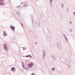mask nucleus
Returning a JSON list of instances; mask_svg holds the SVG:
<instances>
[{"label":"nucleus","mask_w":75,"mask_h":75,"mask_svg":"<svg viewBox=\"0 0 75 75\" xmlns=\"http://www.w3.org/2000/svg\"><path fill=\"white\" fill-rule=\"evenodd\" d=\"M65 62L68 67L69 68V67H70V62L69 60L67 59H66L65 60Z\"/></svg>","instance_id":"f257e3e1"},{"label":"nucleus","mask_w":75,"mask_h":75,"mask_svg":"<svg viewBox=\"0 0 75 75\" xmlns=\"http://www.w3.org/2000/svg\"><path fill=\"white\" fill-rule=\"evenodd\" d=\"M3 46L4 50H5V51H7L8 50V47H7V44H6V43H5L3 44Z\"/></svg>","instance_id":"f03ea898"},{"label":"nucleus","mask_w":75,"mask_h":75,"mask_svg":"<svg viewBox=\"0 0 75 75\" xmlns=\"http://www.w3.org/2000/svg\"><path fill=\"white\" fill-rule=\"evenodd\" d=\"M37 26L38 27H40V21L38 19H36V20L35 22Z\"/></svg>","instance_id":"7ed1b4c3"},{"label":"nucleus","mask_w":75,"mask_h":75,"mask_svg":"<svg viewBox=\"0 0 75 75\" xmlns=\"http://www.w3.org/2000/svg\"><path fill=\"white\" fill-rule=\"evenodd\" d=\"M0 5L1 6H4L6 4L5 2H3L4 1V0H0Z\"/></svg>","instance_id":"20e7f679"},{"label":"nucleus","mask_w":75,"mask_h":75,"mask_svg":"<svg viewBox=\"0 0 75 75\" xmlns=\"http://www.w3.org/2000/svg\"><path fill=\"white\" fill-rule=\"evenodd\" d=\"M33 63H31L28 64V68H31V67H33Z\"/></svg>","instance_id":"39448f33"},{"label":"nucleus","mask_w":75,"mask_h":75,"mask_svg":"<svg viewBox=\"0 0 75 75\" xmlns=\"http://www.w3.org/2000/svg\"><path fill=\"white\" fill-rule=\"evenodd\" d=\"M11 70L12 71H13V72L14 73L16 72V69L14 67H12L11 68Z\"/></svg>","instance_id":"423d86ee"},{"label":"nucleus","mask_w":75,"mask_h":75,"mask_svg":"<svg viewBox=\"0 0 75 75\" xmlns=\"http://www.w3.org/2000/svg\"><path fill=\"white\" fill-rule=\"evenodd\" d=\"M57 45L59 49H61V44H59V42L57 43Z\"/></svg>","instance_id":"0eeeda50"},{"label":"nucleus","mask_w":75,"mask_h":75,"mask_svg":"<svg viewBox=\"0 0 75 75\" xmlns=\"http://www.w3.org/2000/svg\"><path fill=\"white\" fill-rule=\"evenodd\" d=\"M21 63H22V67L23 69H26V70H27V68H25V67L24 66V62H21Z\"/></svg>","instance_id":"6e6552de"},{"label":"nucleus","mask_w":75,"mask_h":75,"mask_svg":"<svg viewBox=\"0 0 75 75\" xmlns=\"http://www.w3.org/2000/svg\"><path fill=\"white\" fill-rule=\"evenodd\" d=\"M3 36L4 37H5L6 36H7V33H6V31H3Z\"/></svg>","instance_id":"1a4fd4ad"},{"label":"nucleus","mask_w":75,"mask_h":75,"mask_svg":"<svg viewBox=\"0 0 75 75\" xmlns=\"http://www.w3.org/2000/svg\"><path fill=\"white\" fill-rule=\"evenodd\" d=\"M51 57L52 58L53 61H56V58L55 57V56L52 55Z\"/></svg>","instance_id":"9d476101"},{"label":"nucleus","mask_w":75,"mask_h":75,"mask_svg":"<svg viewBox=\"0 0 75 75\" xmlns=\"http://www.w3.org/2000/svg\"><path fill=\"white\" fill-rule=\"evenodd\" d=\"M10 28L12 30L14 31V30H15V27L11 25L10 26Z\"/></svg>","instance_id":"9b49d317"},{"label":"nucleus","mask_w":75,"mask_h":75,"mask_svg":"<svg viewBox=\"0 0 75 75\" xmlns=\"http://www.w3.org/2000/svg\"><path fill=\"white\" fill-rule=\"evenodd\" d=\"M63 35L65 38V40H66L67 42H68V39L67 38V36H66V35L65 34H63Z\"/></svg>","instance_id":"f8f14e48"},{"label":"nucleus","mask_w":75,"mask_h":75,"mask_svg":"<svg viewBox=\"0 0 75 75\" xmlns=\"http://www.w3.org/2000/svg\"><path fill=\"white\" fill-rule=\"evenodd\" d=\"M26 58H32V56H30V55H28L25 56Z\"/></svg>","instance_id":"ddd939ff"},{"label":"nucleus","mask_w":75,"mask_h":75,"mask_svg":"<svg viewBox=\"0 0 75 75\" xmlns=\"http://www.w3.org/2000/svg\"><path fill=\"white\" fill-rule=\"evenodd\" d=\"M23 6H25V7H26V6H27V3H23Z\"/></svg>","instance_id":"4468645a"},{"label":"nucleus","mask_w":75,"mask_h":75,"mask_svg":"<svg viewBox=\"0 0 75 75\" xmlns=\"http://www.w3.org/2000/svg\"><path fill=\"white\" fill-rule=\"evenodd\" d=\"M45 54H43L42 57L43 59H44V58H45Z\"/></svg>","instance_id":"2eb2a0df"},{"label":"nucleus","mask_w":75,"mask_h":75,"mask_svg":"<svg viewBox=\"0 0 75 75\" xmlns=\"http://www.w3.org/2000/svg\"><path fill=\"white\" fill-rule=\"evenodd\" d=\"M22 48H23V50H27V48L25 47H23Z\"/></svg>","instance_id":"dca6fc26"},{"label":"nucleus","mask_w":75,"mask_h":75,"mask_svg":"<svg viewBox=\"0 0 75 75\" xmlns=\"http://www.w3.org/2000/svg\"><path fill=\"white\" fill-rule=\"evenodd\" d=\"M62 8H64V4L62 3Z\"/></svg>","instance_id":"f3484780"},{"label":"nucleus","mask_w":75,"mask_h":75,"mask_svg":"<svg viewBox=\"0 0 75 75\" xmlns=\"http://www.w3.org/2000/svg\"><path fill=\"white\" fill-rule=\"evenodd\" d=\"M43 54H45V50H43Z\"/></svg>","instance_id":"a211bd4d"},{"label":"nucleus","mask_w":75,"mask_h":75,"mask_svg":"<svg viewBox=\"0 0 75 75\" xmlns=\"http://www.w3.org/2000/svg\"><path fill=\"white\" fill-rule=\"evenodd\" d=\"M55 69V68H52V71H54V70Z\"/></svg>","instance_id":"6ab92c4d"},{"label":"nucleus","mask_w":75,"mask_h":75,"mask_svg":"<svg viewBox=\"0 0 75 75\" xmlns=\"http://www.w3.org/2000/svg\"><path fill=\"white\" fill-rule=\"evenodd\" d=\"M31 75H35L34 73H33Z\"/></svg>","instance_id":"aec40b11"},{"label":"nucleus","mask_w":75,"mask_h":75,"mask_svg":"<svg viewBox=\"0 0 75 75\" xmlns=\"http://www.w3.org/2000/svg\"><path fill=\"white\" fill-rule=\"evenodd\" d=\"M70 31L71 32L72 31V29H70Z\"/></svg>","instance_id":"412c9836"},{"label":"nucleus","mask_w":75,"mask_h":75,"mask_svg":"<svg viewBox=\"0 0 75 75\" xmlns=\"http://www.w3.org/2000/svg\"><path fill=\"white\" fill-rule=\"evenodd\" d=\"M49 38H51V35H49Z\"/></svg>","instance_id":"4be33fe9"},{"label":"nucleus","mask_w":75,"mask_h":75,"mask_svg":"<svg viewBox=\"0 0 75 75\" xmlns=\"http://www.w3.org/2000/svg\"><path fill=\"white\" fill-rule=\"evenodd\" d=\"M73 14H74V16H75V12H73Z\"/></svg>","instance_id":"5701e85b"},{"label":"nucleus","mask_w":75,"mask_h":75,"mask_svg":"<svg viewBox=\"0 0 75 75\" xmlns=\"http://www.w3.org/2000/svg\"><path fill=\"white\" fill-rule=\"evenodd\" d=\"M50 4H51V5H52V3H51V2H50Z\"/></svg>","instance_id":"b1692460"},{"label":"nucleus","mask_w":75,"mask_h":75,"mask_svg":"<svg viewBox=\"0 0 75 75\" xmlns=\"http://www.w3.org/2000/svg\"><path fill=\"white\" fill-rule=\"evenodd\" d=\"M50 1H51V2H52V0H50Z\"/></svg>","instance_id":"393cba45"},{"label":"nucleus","mask_w":75,"mask_h":75,"mask_svg":"<svg viewBox=\"0 0 75 75\" xmlns=\"http://www.w3.org/2000/svg\"><path fill=\"white\" fill-rule=\"evenodd\" d=\"M20 6H17L16 7H19Z\"/></svg>","instance_id":"a878e982"},{"label":"nucleus","mask_w":75,"mask_h":75,"mask_svg":"<svg viewBox=\"0 0 75 75\" xmlns=\"http://www.w3.org/2000/svg\"><path fill=\"white\" fill-rule=\"evenodd\" d=\"M70 24H72V23L71 22V21H70Z\"/></svg>","instance_id":"bb28decb"},{"label":"nucleus","mask_w":75,"mask_h":75,"mask_svg":"<svg viewBox=\"0 0 75 75\" xmlns=\"http://www.w3.org/2000/svg\"><path fill=\"white\" fill-rule=\"evenodd\" d=\"M17 14H18V15H19V14H18V12H17Z\"/></svg>","instance_id":"cd10ccee"},{"label":"nucleus","mask_w":75,"mask_h":75,"mask_svg":"<svg viewBox=\"0 0 75 75\" xmlns=\"http://www.w3.org/2000/svg\"><path fill=\"white\" fill-rule=\"evenodd\" d=\"M37 44V42H36V43H35V44Z\"/></svg>","instance_id":"c85d7f7f"},{"label":"nucleus","mask_w":75,"mask_h":75,"mask_svg":"<svg viewBox=\"0 0 75 75\" xmlns=\"http://www.w3.org/2000/svg\"><path fill=\"white\" fill-rule=\"evenodd\" d=\"M67 11L68 10V8H67Z\"/></svg>","instance_id":"c756f323"},{"label":"nucleus","mask_w":75,"mask_h":75,"mask_svg":"<svg viewBox=\"0 0 75 75\" xmlns=\"http://www.w3.org/2000/svg\"><path fill=\"white\" fill-rule=\"evenodd\" d=\"M22 25L23 26V25L22 23Z\"/></svg>","instance_id":"7c9ffc66"},{"label":"nucleus","mask_w":75,"mask_h":75,"mask_svg":"<svg viewBox=\"0 0 75 75\" xmlns=\"http://www.w3.org/2000/svg\"><path fill=\"white\" fill-rule=\"evenodd\" d=\"M31 31H30V32L31 33Z\"/></svg>","instance_id":"2f4dec72"},{"label":"nucleus","mask_w":75,"mask_h":75,"mask_svg":"<svg viewBox=\"0 0 75 75\" xmlns=\"http://www.w3.org/2000/svg\"><path fill=\"white\" fill-rule=\"evenodd\" d=\"M37 0H35L36 1Z\"/></svg>","instance_id":"473e14b6"},{"label":"nucleus","mask_w":75,"mask_h":75,"mask_svg":"<svg viewBox=\"0 0 75 75\" xmlns=\"http://www.w3.org/2000/svg\"><path fill=\"white\" fill-rule=\"evenodd\" d=\"M68 11L69 12V11Z\"/></svg>","instance_id":"72a5a7b5"}]
</instances>
